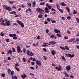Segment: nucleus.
<instances>
[{"instance_id":"22","label":"nucleus","mask_w":79,"mask_h":79,"mask_svg":"<svg viewBox=\"0 0 79 79\" xmlns=\"http://www.w3.org/2000/svg\"><path fill=\"white\" fill-rule=\"evenodd\" d=\"M61 57L62 60H64V61H66V60L64 57V56H61Z\"/></svg>"},{"instance_id":"47","label":"nucleus","mask_w":79,"mask_h":79,"mask_svg":"<svg viewBox=\"0 0 79 79\" xmlns=\"http://www.w3.org/2000/svg\"><path fill=\"white\" fill-rule=\"evenodd\" d=\"M9 3H10V4H13L14 3V2L13 1H10Z\"/></svg>"},{"instance_id":"37","label":"nucleus","mask_w":79,"mask_h":79,"mask_svg":"<svg viewBox=\"0 0 79 79\" xmlns=\"http://www.w3.org/2000/svg\"><path fill=\"white\" fill-rule=\"evenodd\" d=\"M15 69L17 71H18L19 72L20 71V70H19V69L17 68V67H15Z\"/></svg>"},{"instance_id":"57","label":"nucleus","mask_w":79,"mask_h":79,"mask_svg":"<svg viewBox=\"0 0 79 79\" xmlns=\"http://www.w3.org/2000/svg\"><path fill=\"white\" fill-rule=\"evenodd\" d=\"M71 40L72 42H73V41H74V40H75V38H73L72 39H71Z\"/></svg>"},{"instance_id":"45","label":"nucleus","mask_w":79,"mask_h":79,"mask_svg":"<svg viewBox=\"0 0 79 79\" xmlns=\"http://www.w3.org/2000/svg\"><path fill=\"white\" fill-rule=\"evenodd\" d=\"M13 39H14L15 40H17L18 39L16 37V36H15V37H13Z\"/></svg>"},{"instance_id":"9","label":"nucleus","mask_w":79,"mask_h":79,"mask_svg":"<svg viewBox=\"0 0 79 79\" xmlns=\"http://www.w3.org/2000/svg\"><path fill=\"white\" fill-rule=\"evenodd\" d=\"M2 23H0L1 25H2V26H6L5 23H5V20H2Z\"/></svg>"},{"instance_id":"53","label":"nucleus","mask_w":79,"mask_h":79,"mask_svg":"<svg viewBox=\"0 0 79 79\" xmlns=\"http://www.w3.org/2000/svg\"><path fill=\"white\" fill-rule=\"evenodd\" d=\"M48 7L49 9H51V8H52V7L50 5H48Z\"/></svg>"},{"instance_id":"38","label":"nucleus","mask_w":79,"mask_h":79,"mask_svg":"<svg viewBox=\"0 0 79 79\" xmlns=\"http://www.w3.org/2000/svg\"><path fill=\"white\" fill-rule=\"evenodd\" d=\"M71 18V17L70 16H68L67 17V19H68V20H69Z\"/></svg>"},{"instance_id":"27","label":"nucleus","mask_w":79,"mask_h":79,"mask_svg":"<svg viewBox=\"0 0 79 79\" xmlns=\"http://www.w3.org/2000/svg\"><path fill=\"white\" fill-rule=\"evenodd\" d=\"M66 10L68 13H70V9H69V8L67 7Z\"/></svg>"},{"instance_id":"12","label":"nucleus","mask_w":79,"mask_h":79,"mask_svg":"<svg viewBox=\"0 0 79 79\" xmlns=\"http://www.w3.org/2000/svg\"><path fill=\"white\" fill-rule=\"evenodd\" d=\"M60 5H62V6H66L67 5V4L64 2H62L61 3H60Z\"/></svg>"},{"instance_id":"21","label":"nucleus","mask_w":79,"mask_h":79,"mask_svg":"<svg viewBox=\"0 0 79 79\" xmlns=\"http://www.w3.org/2000/svg\"><path fill=\"white\" fill-rule=\"evenodd\" d=\"M23 52H24V53H27V52H26V49L25 48H24L23 50Z\"/></svg>"},{"instance_id":"58","label":"nucleus","mask_w":79,"mask_h":79,"mask_svg":"<svg viewBox=\"0 0 79 79\" xmlns=\"http://www.w3.org/2000/svg\"><path fill=\"white\" fill-rule=\"evenodd\" d=\"M44 10L45 11H46V10H48V7H46L45 8Z\"/></svg>"},{"instance_id":"36","label":"nucleus","mask_w":79,"mask_h":79,"mask_svg":"<svg viewBox=\"0 0 79 79\" xmlns=\"http://www.w3.org/2000/svg\"><path fill=\"white\" fill-rule=\"evenodd\" d=\"M60 48H61V49H62V50H65V48H64V47H63L62 46H60Z\"/></svg>"},{"instance_id":"56","label":"nucleus","mask_w":79,"mask_h":79,"mask_svg":"<svg viewBox=\"0 0 79 79\" xmlns=\"http://www.w3.org/2000/svg\"><path fill=\"white\" fill-rule=\"evenodd\" d=\"M64 39H68V37L64 36Z\"/></svg>"},{"instance_id":"52","label":"nucleus","mask_w":79,"mask_h":79,"mask_svg":"<svg viewBox=\"0 0 79 79\" xmlns=\"http://www.w3.org/2000/svg\"><path fill=\"white\" fill-rule=\"evenodd\" d=\"M46 33H48V32H49V30H48V29H46Z\"/></svg>"},{"instance_id":"13","label":"nucleus","mask_w":79,"mask_h":79,"mask_svg":"<svg viewBox=\"0 0 79 79\" xmlns=\"http://www.w3.org/2000/svg\"><path fill=\"white\" fill-rule=\"evenodd\" d=\"M7 55H10V54H12V51H11V50L10 49L7 52Z\"/></svg>"},{"instance_id":"23","label":"nucleus","mask_w":79,"mask_h":79,"mask_svg":"<svg viewBox=\"0 0 79 79\" xmlns=\"http://www.w3.org/2000/svg\"><path fill=\"white\" fill-rule=\"evenodd\" d=\"M12 79H17L18 78H17V77H16V76H15L14 77H13V76H12Z\"/></svg>"},{"instance_id":"34","label":"nucleus","mask_w":79,"mask_h":79,"mask_svg":"<svg viewBox=\"0 0 79 79\" xmlns=\"http://www.w3.org/2000/svg\"><path fill=\"white\" fill-rule=\"evenodd\" d=\"M65 49L66 50H69V48H68V47H67V46H65Z\"/></svg>"},{"instance_id":"10","label":"nucleus","mask_w":79,"mask_h":79,"mask_svg":"<svg viewBox=\"0 0 79 79\" xmlns=\"http://www.w3.org/2000/svg\"><path fill=\"white\" fill-rule=\"evenodd\" d=\"M17 52L19 53L20 52V50H21V47L19 46H17Z\"/></svg>"},{"instance_id":"55","label":"nucleus","mask_w":79,"mask_h":79,"mask_svg":"<svg viewBox=\"0 0 79 79\" xmlns=\"http://www.w3.org/2000/svg\"><path fill=\"white\" fill-rule=\"evenodd\" d=\"M29 68L30 69H33V70H34V68L33 67H30Z\"/></svg>"},{"instance_id":"1","label":"nucleus","mask_w":79,"mask_h":79,"mask_svg":"<svg viewBox=\"0 0 79 79\" xmlns=\"http://www.w3.org/2000/svg\"><path fill=\"white\" fill-rule=\"evenodd\" d=\"M54 32H55V33H57L56 35L57 36H58L59 37H61V35H59V34L58 33V32H59V34L60 33V30L56 29V28H55Z\"/></svg>"},{"instance_id":"28","label":"nucleus","mask_w":79,"mask_h":79,"mask_svg":"<svg viewBox=\"0 0 79 79\" xmlns=\"http://www.w3.org/2000/svg\"><path fill=\"white\" fill-rule=\"evenodd\" d=\"M22 60H23V61L24 62H26V58H25L24 57H23L22 58Z\"/></svg>"},{"instance_id":"46","label":"nucleus","mask_w":79,"mask_h":79,"mask_svg":"<svg viewBox=\"0 0 79 79\" xmlns=\"http://www.w3.org/2000/svg\"><path fill=\"white\" fill-rule=\"evenodd\" d=\"M76 21L78 23H79V19L77 18H76Z\"/></svg>"},{"instance_id":"7","label":"nucleus","mask_w":79,"mask_h":79,"mask_svg":"<svg viewBox=\"0 0 79 79\" xmlns=\"http://www.w3.org/2000/svg\"><path fill=\"white\" fill-rule=\"evenodd\" d=\"M51 53H52V55H55L56 53V52L54 50H52V51H51Z\"/></svg>"},{"instance_id":"4","label":"nucleus","mask_w":79,"mask_h":79,"mask_svg":"<svg viewBox=\"0 0 79 79\" xmlns=\"http://www.w3.org/2000/svg\"><path fill=\"white\" fill-rule=\"evenodd\" d=\"M44 10H42L39 7H38L36 8V11L38 13H41L42 11H44Z\"/></svg>"},{"instance_id":"14","label":"nucleus","mask_w":79,"mask_h":79,"mask_svg":"<svg viewBox=\"0 0 79 79\" xmlns=\"http://www.w3.org/2000/svg\"><path fill=\"white\" fill-rule=\"evenodd\" d=\"M49 43L50 44H52V45H54L56 44V42L55 41H50L49 42Z\"/></svg>"},{"instance_id":"63","label":"nucleus","mask_w":79,"mask_h":79,"mask_svg":"<svg viewBox=\"0 0 79 79\" xmlns=\"http://www.w3.org/2000/svg\"><path fill=\"white\" fill-rule=\"evenodd\" d=\"M47 21H48V22H50V19H49V18H48L47 19Z\"/></svg>"},{"instance_id":"54","label":"nucleus","mask_w":79,"mask_h":79,"mask_svg":"<svg viewBox=\"0 0 79 79\" xmlns=\"http://www.w3.org/2000/svg\"><path fill=\"white\" fill-rule=\"evenodd\" d=\"M31 65H34V64H35V63L34 62H31Z\"/></svg>"},{"instance_id":"33","label":"nucleus","mask_w":79,"mask_h":79,"mask_svg":"<svg viewBox=\"0 0 79 79\" xmlns=\"http://www.w3.org/2000/svg\"><path fill=\"white\" fill-rule=\"evenodd\" d=\"M30 53V52L29 51V50H27V54L28 55H30V54H29Z\"/></svg>"},{"instance_id":"25","label":"nucleus","mask_w":79,"mask_h":79,"mask_svg":"<svg viewBox=\"0 0 79 79\" xmlns=\"http://www.w3.org/2000/svg\"><path fill=\"white\" fill-rule=\"evenodd\" d=\"M27 5L28 6H29L30 7H31V3L28 2L27 3Z\"/></svg>"},{"instance_id":"43","label":"nucleus","mask_w":79,"mask_h":79,"mask_svg":"<svg viewBox=\"0 0 79 79\" xmlns=\"http://www.w3.org/2000/svg\"><path fill=\"white\" fill-rule=\"evenodd\" d=\"M0 35L1 36H2V37H3V36L4 35V34H3V32H1L0 33Z\"/></svg>"},{"instance_id":"62","label":"nucleus","mask_w":79,"mask_h":79,"mask_svg":"<svg viewBox=\"0 0 79 79\" xmlns=\"http://www.w3.org/2000/svg\"><path fill=\"white\" fill-rule=\"evenodd\" d=\"M6 42H9V39H7L6 40Z\"/></svg>"},{"instance_id":"3","label":"nucleus","mask_w":79,"mask_h":79,"mask_svg":"<svg viewBox=\"0 0 79 79\" xmlns=\"http://www.w3.org/2000/svg\"><path fill=\"white\" fill-rule=\"evenodd\" d=\"M59 67L58 66L56 67L55 68L57 70V71H61V70H62V67L60 65H59Z\"/></svg>"},{"instance_id":"26","label":"nucleus","mask_w":79,"mask_h":79,"mask_svg":"<svg viewBox=\"0 0 79 79\" xmlns=\"http://www.w3.org/2000/svg\"><path fill=\"white\" fill-rule=\"evenodd\" d=\"M20 25L22 27V28H23V27H24V23H21L20 24Z\"/></svg>"},{"instance_id":"32","label":"nucleus","mask_w":79,"mask_h":79,"mask_svg":"<svg viewBox=\"0 0 79 79\" xmlns=\"http://www.w3.org/2000/svg\"><path fill=\"white\" fill-rule=\"evenodd\" d=\"M45 2H41L40 3V5H45Z\"/></svg>"},{"instance_id":"44","label":"nucleus","mask_w":79,"mask_h":79,"mask_svg":"<svg viewBox=\"0 0 79 79\" xmlns=\"http://www.w3.org/2000/svg\"><path fill=\"white\" fill-rule=\"evenodd\" d=\"M13 74H14V71H12L11 72V75L12 76H13Z\"/></svg>"},{"instance_id":"15","label":"nucleus","mask_w":79,"mask_h":79,"mask_svg":"<svg viewBox=\"0 0 79 79\" xmlns=\"http://www.w3.org/2000/svg\"><path fill=\"white\" fill-rule=\"evenodd\" d=\"M68 55L69 57H70V58H73V57L74 56V54L72 55L71 54H68Z\"/></svg>"},{"instance_id":"16","label":"nucleus","mask_w":79,"mask_h":79,"mask_svg":"<svg viewBox=\"0 0 79 79\" xmlns=\"http://www.w3.org/2000/svg\"><path fill=\"white\" fill-rule=\"evenodd\" d=\"M10 15H13V14H14L15 15H16V13L15 11H13L12 12H10Z\"/></svg>"},{"instance_id":"64","label":"nucleus","mask_w":79,"mask_h":79,"mask_svg":"<svg viewBox=\"0 0 79 79\" xmlns=\"http://www.w3.org/2000/svg\"><path fill=\"white\" fill-rule=\"evenodd\" d=\"M35 67H36V69H38V66H37V65H35Z\"/></svg>"},{"instance_id":"39","label":"nucleus","mask_w":79,"mask_h":79,"mask_svg":"<svg viewBox=\"0 0 79 79\" xmlns=\"http://www.w3.org/2000/svg\"><path fill=\"white\" fill-rule=\"evenodd\" d=\"M9 37H13V34H10L9 35Z\"/></svg>"},{"instance_id":"49","label":"nucleus","mask_w":79,"mask_h":79,"mask_svg":"<svg viewBox=\"0 0 79 79\" xmlns=\"http://www.w3.org/2000/svg\"><path fill=\"white\" fill-rule=\"evenodd\" d=\"M70 77L72 79H73V78H74V77L73 76V74H71L70 76Z\"/></svg>"},{"instance_id":"18","label":"nucleus","mask_w":79,"mask_h":79,"mask_svg":"<svg viewBox=\"0 0 79 79\" xmlns=\"http://www.w3.org/2000/svg\"><path fill=\"white\" fill-rule=\"evenodd\" d=\"M7 72L8 75H10L11 74V70L10 69H8Z\"/></svg>"},{"instance_id":"20","label":"nucleus","mask_w":79,"mask_h":79,"mask_svg":"<svg viewBox=\"0 0 79 79\" xmlns=\"http://www.w3.org/2000/svg\"><path fill=\"white\" fill-rule=\"evenodd\" d=\"M17 23H18V24H19V25H20L22 23V22H21V21H20L19 20H17Z\"/></svg>"},{"instance_id":"5","label":"nucleus","mask_w":79,"mask_h":79,"mask_svg":"<svg viewBox=\"0 0 79 79\" xmlns=\"http://www.w3.org/2000/svg\"><path fill=\"white\" fill-rule=\"evenodd\" d=\"M66 69L67 71H69V70L71 69V66H70V65L67 66L66 67Z\"/></svg>"},{"instance_id":"42","label":"nucleus","mask_w":79,"mask_h":79,"mask_svg":"<svg viewBox=\"0 0 79 79\" xmlns=\"http://www.w3.org/2000/svg\"><path fill=\"white\" fill-rule=\"evenodd\" d=\"M43 57L44 58V59L45 60H47V57L46 56H43Z\"/></svg>"},{"instance_id":"31","label":"nucleus","mask_w":79,"mask_h":79,"mask_svg":"<svg viewBox=\"0 0 79 79\" xmlns=\"http://www.w3.org/2000/svg\"><path fill=\"white\" fill-rule=\"evenodd\" d=\"M56 7L57 8V9H59V8H60V5H58V3H57L56 4Z\"/></svg>"},{"instance_id":"41","label":"nucleus","mask_w":79,"mask_h":79,"mask_svg":"<svg viewBox=\"0 0 79 79\" xmlns=\"http://www.w3.org/2000/svg\"><path fill=\"white\" fill-rule=\"evenodd\" d=\"M43 50L44 52H47V49H46V48H43Z\"/></svg>"},{"instance_id":"8","label":"nucleus","mask_w":79,"mask_h":79,"mask_svg":"<svg viewBox=\"0 0 79 79\" xmlns=\"http://www.w3.org/2000/svg\"><path fill=\"white\" fill-rule=\"evenodd\" d=\"M21 77L22 79H25V77H27V75L24 73H23V75L21 76Z\"/></svg>"},{"instance_id":"29","label":"nucleus","mask_w":79,"mask_h":79,"mask_svg":"<svg viewBox=\"0 0 79 79\" xmlns=\"http://www.w3.org/2000/svg\"><path fill=\"white\" fill-rule=\"evenodd\" d=\"M30 56H34V54H33L32 52H30Z\"/></svg>"},{"instance_id":"19","label":"nucleus","mask_w":79,"mask_h":79,"mask_svg":"<svg viewBox=\"0 0 79 79\" xmlns=\"http://www.w3.org/2000/svg\"><path fill=\"white\" fill-rule=\"evenodd\" d=\"M12 51L13 53H15L16 52V50L13 47L12 48Z\"/></svg>"},{"instance_id":"51","label":"nucleus","mask_w":79,"mask_h":79,"mask_svg":"<svg viewBox=\"0 0 79 79\" xmlns=\"http://www.w3.org/2000/svg\"><path fill=\"white\" fill-rule=\"evenodd\" d=\"M76 40L77 42H79V38H77L76 39Z\"/></svg>"},{"instance_id":"40","label":"nucleus","mask_w":79,"mask_h":79,"mask_svg":"<svg viewBox=\"0 0 79 79\" xmlns=\"http://www.w3.org/2000/svg\"><path fill=\"white\" fill-rule=\"evenodd\" d=\"M52 11H56V10H55V9H53V8H52V9H51Z\"/></svg>"},{"instance_id":"61","label":"nucleus","mask_w":79,"mask_h":79,"mask_svg":"<svg viewBox=\"0 0 79 79\" xmlns=\"http://www.w3.org/2000/svg\"><path fill=\"white\" fill-rule=\"evenodd\" d=\"M45 11L46 12V13H49V12H50L49 10H45Z\"/></svg>"},{"instance_id":"50","label":"nucleus","mask_w":79,"mask_h":79,"mask_svg":"<svg viewBox=\"0 0 79 79\" xmlns=\"http://www.w3.org/2000/svg\"><path fill=\"white\" fill-rule=\"evenodd\" d=\"M42 47H48V45L46 44L45 45L43 44L42 45Z\"/></svg>"},{"instance_id":"2","label":"nucleus","mask_w":79,"mask_h":79,"mask_svg":"<svg viewBox=\"0 0 79 79\" xmlns=\"http://www.w3.org/2000/svg\"><path fill=\"white\" fill-rule=\"evenodd\" d=\"M3 6L5 10H6L8 11H11V8L10 6H7L5 5H4Z\"/></svg>"},{"instance_id":"11","label":"nucleus","mask_w":79,"mask_h":79,"mask_svg":"<svg viewBox=\"0 0 79 79\" xmlns=\"http://www.w3.org/2000/svg\"><path fill=\"white\" fill-rule=\"evenodd\" d=\"M36 64H38V65H39V66L40 65H41V64H41V62L37 60L36 61Z\"/></svg>"},{"instance_id":"35","label":"nucleus","mask_w":79,"mask_h":79,"mask_svg":"<svg viewBox=\"0 0 79 79\" xmlns=\"http://www.w3.org/2000/svg\"><path fill=\"white\" fill-rule=\"evenodd\" d=\"M58 10L62 13H63V11L62 10L60 9H58Z\"/></svg>"},{"instance_id":"24","label":"nucleus","mask_w":79,"mask_h":79,"mask_svg":"<svg viewBox=\"0 0 79 79\" xmlns=\"http://www.w3.org/2000/svg\"><path fill=\"white\" fill-rule=\"evenodd\" d=\"M38 18H42V16L41 15H39L38 16Z\"/></svg>"},{"instance_id":"60","label":"nucleus","mask_w":79,"mask_h":79,"mask_svg":"<svg viewBox=\"0 0 79 79\" xmlns=\"http://www.w3.org/2000/svg\"><path fill=\"white\" fill-rule=\"evenodd\" d=\"M32 4L33 5H35L36 4H35V2H32Z\"/></svg>"},{"instance_id":"17","label":"nucleus","mask_w":79,"mask_h":79,"mask_svg":"<svg viewBox=\"0 0 79 79\" xmlns=\"http://www.w3.org/2000/svg\"><path fill=\"white\" fill-rule=\"evenodd\" d=\"M63 73L64 74L65 76H67V77H69V75H68V74L67 73H66V72H63Z\"/></svg>"},{"instance_id":"48","label":"nucleus","mask_w":79,"mask_h":79,"mask_svg":"<svg viewBox=\"0 0 79 79\" xmlns=\"http://www.w3.org/2000/svg\"><path fill=\"white\" fill-rule=\"evenodd\" d=\"M52 23H56V21L55 20H52Z\"/></svg>"},{"instance_id":"59","label":"nucleus","mask_w":79,"mask_h":79,"mask_svg":"<svg viewBox=\"0 0 79 79\" xmlns=\"http://www.w3.org/2000/svg\"><path fill=\"white\" fill-rule=\"evenodd\" d=\"M55 36L53 35H52L50 36V38H53Z\"/></svg>"},{"instance_id":"6","label":"nucleus","mask_w":79,"mask_h":79,"mask_svg":"<svg viewBox=\"0 0 79 79\" xmlns=\"http://www.w3.org/2000/svg\"><path fill=\"white\" fill-rule=\"evenodd\" d=\"M10 22L9 21H6L5 23V24H6V25L7 26H10Z\"/></svg>"},{"instance_id":"30","label":"nucleus","mask_w":79,"mask_h":79,"mask_svg":"<svg viewBox=\"0 0 79 79\" xmlns=\"http://www.w3.org/2000/svg\"><path fill=\"white\" fill-rule=\"evenodd\" d=\"M73 15H76L77 14V12L76 10H74V12L73 13Z\"/></svg>"}]
</instances>
